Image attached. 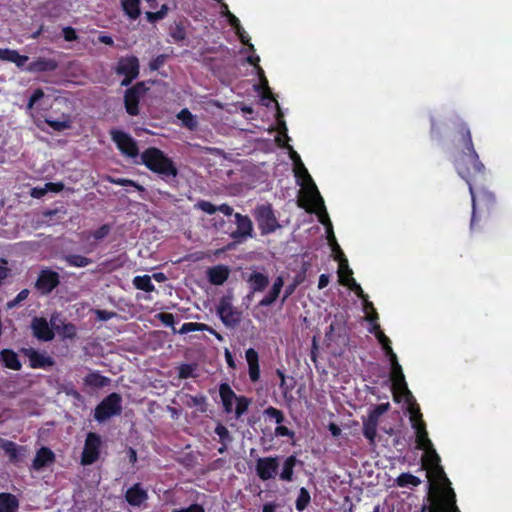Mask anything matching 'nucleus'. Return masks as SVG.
Here are the masks:
<instances>
[{
  "instance_id": "c85d7f7f",
  "label": "nucleus",
  "mask_w": 512,
  "mask_h": 512,
  "mask_svg": "<svg viewBox=\"0 0 512 512\" xmlns=\"http://www.w3.org/2000/svg\"><path fill=\"white\" fill-rule=\"evenodd\" d=\"M219 394L227 413L232 412L233 401L236 399V394L227 383H222L219 387Z\"/></svg>"
},
{
  "instance_id": "1a4fd4ad",
  "label": "nucleus",
  "mask_w": 512,
  "mask_h": 512,
  "mask_svg": "<svg viewBox=\"0 0 512 512\" xmlns=\"http://www.w3.org/2000/svg\"><path fill=\"white\" fill-rule=\"evenodd\" d=\"M111 136L122 154L131 158L139 155L137 143L130 135L120 130H113Z\"/></svg>"
},
{
  "instance_id": "37998d69",
  "label": "nucleus",
  "mask_w": 512,
  "mask_h": 512,
  "mask_svg": "<svg viewBox=\"0 0 512 512\" xmlns=\"http://www.w3.org/2000/svg\"><path fill=\"white\" fill-rule=\"evenodd\" d=\"M0 448H2L11 459L16 461L18 459V446L11 441L0 438Z\"/></svg>"
},
{
  "instance_id": "f704fd0d",
  "label": "nucleus",
  "mask_w": 512,
  "mask_h": 512,
  "mask_svg": "<svg viewBox=\"0 0 512 512\" xmlns=\"http://www.w3.org/2000/svg\"><path fill=\"white\" fill-rule=\"evenodd\" d=\"M297 463V459L295 456L291 455L286 458L283 464L282 472L280 473V479L284 481H292L293 479V470Z\"/></svg>"
},
{
  "instance_id": "a18cd8bd",
  "label": "nucleus",
  "mask_w": 512,
  "mask_h": 512,
  "mask_svg": "<svg viewBox=\"0 0 512 512\" xmlns=\"http://www.w3.org/2000/svg\"><path fill=\"white\" fill-rule=\"evenodd\" d=\"M310 502V494L305 488H301L296 500V509L303 511Z\"/></svg>"
},
{
  "instance_id": "e2e57ef3",
  "label": "nucleus",
  "mask_w": 512,
  "mask_h": 512,
  "mask_svg": "<svg viewBox=\"0 0 512 512\" xmlns=\"http://www.w3.org/2000/svg\"><path fill=\"white\" fill-rule=\"evenodd\" d=\"M62 32L66 41H73L77 38L75 30L71 27L63 28Z\"/></svg>"
},
{
  "instance_id": "6e6552de",
  "label": "nucleus",
  "mask_w": 512,
  "mask_h": 512,
  "mask_svg": "<svg viewBox=\"0 0 512 512\" xmlns=\"http://www.w3.org/2000/svg\"><path fill=\"white\" fill-rule=\"evenodd\" d=\"M254 215L262 234L272 233L280 227L271 205L264 204L256 207Z\"/></svg>"
},
{
  "instance_id": "6e6d98bb",
  "label": "nucleus",
  "mask_w": 512,
  "mask_h": 512,
  "mask_svg": "<svg viewBox=\"0 0 512 512\" xmlns=\"http://www.w3.org/2000/svg\"><path fill=\"white\" fill-rule=\"evenodd\" d=\"M29 290L28 289H23L21 290L18 295L12 300V301H9L7 303V308L8 309H11L15 306H17L19 303H21L22 301H24L25 299H27L28 295H29Z\"/></svg>"
},
{
  "instance_id": "c03bdc74",
  "label": "nucleus",
  "mask_w": 512,
  "mask_h": 512,
  "mask_svg": "<svg viewBox=\"0 0 512 512\" xmlns=\"http://www.w3.org/2000/svg\"><path fill=\"white\" fill-rule=\"evenodd\" d=\"M377 423H378L377 421L370 419L369 417H368V420L366 422H364V427H363L364 436L371 442H373L376 437Z\"/></svg>"
},
{
  "instance_id": "0eeeda50",
  "label": "nucleus",
  "mask_w": 512,
  "mask_h": 512,
  "mask_svg": "<svg viewBox=\"0 0 512 512\" xmlns=\"http://www.w3.org/2000/svg\"><path fill=\"white\" fill-rule=\"evenodd\" d=\"M332 252L335 260L338 262V283L348 290L352 289V270L349 268L348 259L337 243L332 245Z\"/></svg>"
},
{
  "instance_id": "58836bf2",
  "label": "nucleus",
  "mask_w": 512,
  "mask_h": 512,
  "mask_svg": "<svg viewBox=\"0 0 512 512\" xmlns=\"http://www.w3.org/2000/svg\"><path fill=\"white\" fill-rule=\"evenodd\" d=\"M397 485L400 487H408L413 486L417 487L421 484V480L410 474V473H402L396 479Z\"/></svg>"
},
{
  "instance_id": "0e129e2a",
  "label": "nucleus",
  "mask_w": 512,
  "mask_h": 512,
  "mask_svg": "<svg viewBox=\"0 0 512 512\" xmlns=\"http://www.w3.org/2000/svg\"><path fill=\"white\" fill-rule=\"evenodd\" d=\"M165 62V56L159 55L153 61L150 62L149 66L151 70L159 69Z\"/></svg>"
},
{
  "instance_id": "09e8293b",
  "label": "nucleus",
  "mask_w": 512,
  "mask_h": 512,
  "mask_svg": "<svg viewBox=\"0 0 512 512\" xmlns=\"http://www.w3.org/2000/svg\"><path fill=\"white\" fill-rule=\"evenodd\" d=\"M196 365L192 364H183L179 367V378L187 379L190 377H195Z\"/></svg>"
},
{
  "instance_id": "20e7f679",
  "label": "nucleus",
  "mask_w": 512,
  "mask_h": 512,
  "mask_svg": "<svg viewBox=\"0 0 512 512\" xmlns=\"http://www.w3.org/2000/svg\"><path fill=\"white\" fill-rule=\"evenodd\" d=\"M141 159L149 170L159 174L166 181L174 179L178 174V170L172 160L157 148L145 150L141 155Z\"/></svg>"
},
{
  "instance_id": "4be33fe9",
  "label": "nucleus",
  "mask_w": 512,
  "mask_h": 512,
  "mask_svg": "<svg viewBox=\"0 0 512 512\" xmlns=\"http://www.w3.org/2000/svg\"><path fill=\"white\" fill-rule=\"evenodd\" d=\"M245 279L249 284L251 293L262 292L269 284L268 276L256 270H253L251 273L247 274Z\"/></svg>"
},
{
  "instance_id": "f3484780",
  "label": "nucleus",
  "mask_w": 512,
  "mask_h": 512,
  "mask_svg": "<svg viewBox=\"0 0 512 512\" xmlns=\"http://www.w3.org/2000/svg\"><path fill=\"white\" fill-rule=\"evenodd\" d=\"M354 295L362 299L363 312L365 314L364 320H366L369 325L379 321V315L374 307V304L368 299V295L364 293L360 284H358L354 280Z\"/></svg>"
},
{
  "instance_id": "052dcab7",
  "label": "nucleus",
  "mask_w": 512,
  "mask_h": 512,
  "mask_svg": "<svg viewBox=\"0 0 512 512\" xmlns=\"http://www.w3.org/2000/svg\"><path fill=\"white\" fill-rule=\"evenodd\" d=\"M172 512H205V510L199 504H192L187 508L174 509Z\"/></svg>"
},
{
  "instance_id": "a19ab883",
  "label": "nucleus",
  "mask_w": 512,
  "mask_h": 512,
  "mask_svg": "<svg viewBox=\"0 0 512 512\" xmlns=\"http://www.w3.org/2000/svg\"><path fill=\"white\" fill-rule=\"evenodd\" d=\"M109 381V378L98 373H90L85 377V383L94 387H104Z\"/></svg>"
},
{
  "instance_id": "2f4dec72",
  "label": "nucleus",
  "mask_w": 512,
  "mask_h": 512,
  "mask_svg": "<svg viewBox=\"0 0 512 512\" xmlns=\"http://www.w3.org/2000/svg\"><path fill=\"white\" fill-rule=\"evenodd\" d=\"M28 356L33 368H44L53 365L52 358L44 353L30 350Z\"/></svg>"
},
{
  "instance_id": "69168bd1",
  "label": "nucleus",
  "mask_w": 512,
  "mask_h": 512,
  "mask_svg": "<svg viewBox=\"0 0 512 512\" xmlns=\"http://www.w3.org/2000/svg\"><path fill=\"white\" fill-rule=\"evenodd\" d=\"M43 96L44 92L41 89L35 90L32 96L30 97L28 107L31 108L34 105V103L41 99Z\"/></svg>"
},
{
  "instance_id": "5fc2aeb1",
  "label": "nucleus",
  "mask_w": 512,
  "mask_h": 512,
  "mask_svg": "<svg viewBox=\"0 0 512 512\" xmlns=\"http://www.w3.org/2000/svg\"><path fill=\"white\" fill-rule=\"evenodd\" d=\"M264 413L267 416H269L270 418H273L276 421L277 424H280V423H282L284 421L283 413L280 410H278V409H276L274 407H268L264 411Z\"/></svg>"
},
{
  "instance_id": "79ce46f5",
  "label": "nucleus",
  "mask_w": 512,
  "mask_h": 512,
  "mask_svg": "<svg viewBox=\"0 0 512 512\" xmlns=\"http://www.w3.org/2000/svg\"><path fill=\"white\" fill-rule=\"evenodd\" d=\"M65 261L74 267H86L92 263L91 259L81 255H67Z\"/></svg>"
},
{
  "instance_id": "680f3d73",
  "label": "nucleus",
  "mask_w": 512,
  "mask_h": 512,
  "mask_svg": "<svg viewBox=\"0 0 512 512\" xmlns=\"http://www.w3.org/2000/svg\"><path fill=\"white\" fill-rule=\"evenodd\" d=\"M227 19H228L229 24L236 31H239V29H241V25H240L239 19L234 14H232L230 11H227Z\"/></svg>"
},
{
  "instance_id": "bb28decb",
  "label": "nucleus",
  "mask_w": 512,
  "mask_h": 512,
  "mask_svg": "<svg viewBox=\"0 0 512 512\" xmlns=\"http://www.w3.org/2000/svg\"><path fill=\"white\" fill-rule=\"evenodd\" d=\"M28 59V56L20 55L16 50L0 49V60L15 63L19 68L24 67Z\"/></svg>"
},
{
  "instance_id": "774afa93",
  "label": "nucleus",
  "mask_w": 512,
  "mask_h": 512,
  "mask_svg": "<svg viewBox=\"0 0 512 512\" xmlns=\"http://www.w3.org/2000/svg\"><path fill=\"white\" fill-rule=\"evenodd\" d=\"M217 211L223 213L226 216L233 214V208L228 204H221L220 206H217Z\"/></svg>"
},
{
  "instance_id": "c9c22d12",
  "label": "nucleus",
  "mask_w": 512,
  "mask_h": 512,
  "mask_svg": "<svg viewBox=\"0 0 512 512\" xmlns=\"http://www.w3.org/2000/svg\"><path fill=\"white\" fill-rule=\"evenodd\" d=\"M133 285L136 289L143 290L145 292H153L155 290V286L152 283L151 277L149 275L134 277Z\"/></svg>"
},
{
  "instance_id": "7ed1b4c3",
  "label": "nucleus",
  "mask_w": 512,
  "mask_h": 512,
  "mask_svg": "<svg viewBox=\"0 0 512 512\" xmlns=\"http://www.w3.org/2000/svg\"><path fill=\"white\" fill-rule=\"evenodd\" d=\"M288 148L292 152V155H291L292 159L296 163L299 162V164H297L298 171H299V174H301L303 177L304 192H306V194H307V199L310 202V205L312 206L313 210L318 214L320 221L324 225H327V224L330 225L328 214H327V212L325 210V206H324V200L321 197V195L317 189V186L315 185L313 179L309 175V173H308L307 169L305 168V166L303 165V163H301L299 155L295 151H293V149L291 147H288Z\"/></svg>"
},
{
  "instance_id": "b1692460",
  "label": "nucleus",
  "mask_w": 512,
  "mask_h": 512,
  "mask_svg": "<svg viewBox=\"0 0 512 512\" xmlns=\"http://www.w3.org/2000/svg\"><path fill=\"white\" fill-rule=\"evenodd\" d=\"M368 331L376 337L379 344L382 346L383 351L388 357L392 354H395L391 347V341L381 330L379 322L370 324Z\"/></svg>"
},
{
  "instance_id": "473e14b6",
  "label": "nucleus",
  "mask_w": 512,
  "mask_h": 512,
  "mask_svg": "<svg viewBox=\"0 0 512 512\" xmlns=\"http://www.w3.org/2000/svg\"><path fill=\"white\" fill-rule=\"evenodd\" d=\"M45 122L55 131L61 132L66 129H70L72 126V120L69 115H62L60 119H54L52 117H48L45 119Z\"/></svg>"
},
{
  "instance_id": "ddd939ff",
  "label": "nucleus",
  "mask_w": 512,
  "mask_h": 512,
  "mask_svg": "<svg viewBox=\"0 0 512 512\" xmlns=\"http://www.w3.org/2000/svg\"><path fill=\"white\" fill-rule=\"evenodd\" d=\"M100 444L101 440L98 435L95 433H89L87 435L82 453V464L90 465L98 459Z\"/></svg>"
},
{
  "instance_id": "f257e3e1",
  "label": "nucleus",
  "mask_w": 512,
  "mask_h": 512,
  "mask_svg": "<svg viewBox=\"0 0 512 512\" xmlns=\"http://www.w3.org/2000/svg\"><path fill=\"white\" fill-rule=\"evenodd\" d=\"M452 146L459 152L453 163L461 178H463L469 188L472 198V216L470 221V230L475 231L477 226V209L485 208L490 211L496 204L495 195L489 191H482L478 197L474 193L471 179L477 175H483L485 166L481 162L478 153L475 150L472 134L469 126L461 120L454 123Z\"/></svg>"
},
{
  "instance_id": "7c9ffc66",
  "label": "nucleus",
  "mask_w": 512,
  "mask_h": 512,
  "mask_svg": "<svg viewBox=\"0 0 512 512\" xmlns=\"http://www.w3.org/2000/svg\"><path fill=\"white\" fill-rule=\"evenodd\" d=\"M18 499L11 493H0V512H16Z\"/></svg>"
},
{
  "instance_id": "aec40b11",
  "label": "nucleus",
  "mask_w": 512,
  "mask_h": 512,
  "mask_svg": "<svg viewBox=\"0 0 512 512\" xmlns=\"http://www.w3.org/2000/svg\"><path fill=\"white\" fill-rule=\"evenodd\" d=\"M55 461V454L53 451L47 447H41L32 462V469L39 471L42 470L49 465H51Z\"/></svg>"
},
{
  "instance_id": "338daca9",
  "label": "nucleus",
  "mask_w": 512,
  "mask_h": 512,
  "mask_svg": "<svg viewBox=\"0 0 512 512\" xmlns=\"http://www.w3.org/2000/svg\"><path fill=\"white\" fill-rule=\"evenodd\" d=\"M275 434L277 436H289V437H292L293 436V432H291L287 427L285 426H278L276 429H275Z\"/></svg>"
},
{
  "instance_id": "ea45409f",
  "label": "nucleus",
  "mask_w": 512,
  "mask_h": 512,
  "mask_svg": "<svg viewBox=\"0 0 512 512\" xmlns=\"http://www.w3.org/2000/svg\"><path fill=\"white\" fill-rule=\"evenodd\" d=\"M193 331H209L213 332V329L203 323L188 322L184 323L177 333L186 334Z\"/></svg>"
},
{
  "instance_id": "8fccbe9b",
  "label": "nucleus",
  "mask_w": 512,
  "mask_h": 512,
  "mask_svg": "<svg viewBox=\"0 0 512 512\" xmlns=\"http://www.w3.org/2000/svg\"><path fill=\"white\" fill-rule=\"evenodd\" d=\"M280 291L274 288H271L269 294L265 296L260 302V306H270L272 305L276 299L279 297Z\"/></svg>"
},
{
  "instance_id": "f03ea898",
  "label": "nucleus",
  "mask_w": 512,
  "mask_h": 512,
  "mask_svg": "<svg viewBox=\"0 0 512 512\" xmlns=\"http://www.w3.org/2000/svg\"><path fill=\"white\" fill-rule=\"evenodd\" d=\"M411 420L414 421L413 427L416 430V444L417 448L427 452V457L423 459L424 467H432L435 477L445 484L450 485L443 468L440 466V457L433 448V444L428 437L426 425L421 419V413L417 410L416 414H412Z\"/></svg>"
},
{
  "instance_id": "a211bd4d",
  "label": "nucleus",
  "mask_w": 512,
  "mask_h": 512,
  "mask_svg": "<svg viewBox=\"0 0 512 512\" xmlns=\"http://www.w3.org/2000/svg\"><path fill=\"white\" fill-rule=\"evenodd\" d=\"M145 87L143 83H138L134 87L128 89L125 92L124 102L125 108L128 114L130 115H138V103L140 97L144 94Z\"/></svg>"
},
{
  "instance_id": "13d9d810",
  "label": "nucleus",
  "mask_w": 512,
  "mask_h": 512,
  "mask_svg": "<svg viewBox=\"0 0 512 512\" xmlns=\"http://www.w3.org/2000/svg\"><path fill=\"white\" fill-rule=\"evenodd\" d=\"M96 317L100 321H107L112 319L114 316H116V313L113 311H107V310H96L95 311Z\"/></svg>"
},
{
  "instance_id": "bf43d9fd",
  "label": "nucleus",
  "mask_w": 512,
  "mask_h": 512,
  "mask_svg": "<svg viewBox=\"0 0 512 512\" xmlns=\"http://www.w3.org/2000/svg\"><path fill=\"white\" fill-rule=\"evenodd\" d=\"M110 232V227L108 225H102L100 228H98L94 233L93 237L96 240H101L105 238Z\"/></svg>"
},
{
  "instance_id": "c756f323",
  "label": "nucleus",
  "mask_w": 512,
  "mask_h": 512,
  "mask_svg": "<svg viewBox=\"0 0 512 512\" xmlns=\"http://www.w3.org/2000/svg\"><path fill=\"white\" fill-rule=\"evenodd\" d=\"M0 361L4 366L12 370H20L22 365L18 359V355L10 349H3L0 352Z\"/></svg>"
},
{
  "instance_id": "423d86ee",
  "label": "nucleus",
  "mask_w": 512,
  "mask_h": 512,
  "mask_svg": "<svg viewBox=\"0 0 512 512\" xmlns=\"http://www.w3.org/2000/svg\"><path fill=\"white\" fill-rule=\"evenodd\" d=\"M217 314L226 327L235 328L242 319V313L232 305L231 298L222 297L217 306Z\"/></svg>"
},
{
  "instance_id": "5701e85b",
  "label": "nucleus",
  "mask_w": 512,
  "mask_h": 512,
  "mask_svg": "<svg viewBox=\"0 0 512 512\" xmlns=\"http://www.w3.org/2000/svg\"><path fill=\"white\" fill-rule=\"evenodd\" d=\"M125 498L130 505L140 506L147 500L148 494L141 484L136 483L127 490Z\"/></svg>"
},
{
  "instance_id": "603ef678",
  "label": "nucleus",
  "mask_w": 512,
  "mask_h": 512,
  "mask_svg": "<svg viewBox=\"0 0 512 512\" xmlns=\"http://www.w3.org/2000/svg\"><path fill=\"white\" fill-rule=\"evenodd\" d=\"M195 208L202 210L203 212H206L207 214H214L217 212V206L213 205L212 203L201 200L195 204Z\"/></svg>"
},
{
  "instance_id": "49530a36",
  "label": "nucleus",
  "mask_w": 512,
  "mask_h": 512,
  "mask_svg": "<svg viewBox=\"0 0 512 512\" xmlns=\"http://www.w3.org/2000/svg\"><path fill=\"white\" fill-rule=\"evenodd\" d=\"M390 408V404L387 403H381L378 405H375L369 412L368 417L370 419H373L378 422L379 417L384 414L388 409Z\"/></svg>"
},
{
  "instance_id": "de8ad7c7",
  "label": "nucleus",
  "mask_w": 512,
  "mask_h": 512,
  "mask_svg": "<svg viewBox=\"0 0 512 512\" xmlns=\"http://www.w3.org/2000/svg\"><path fill=\"white\" fill-rule=\"evenodd\" d=\"M235 400L237 402V405L235 408V414H236V417L239 418L242 414H244L247 411L250 401L246 397H243V396H240V397L236 396Z\"/></svg>"
},
{
  "instance_id": "a878e982",
  "label": "nucleus",
  "mask_w": 512,
  "mask_h": 512,
  "mask_svg": "<svg viewBox=\"0 0 512 512\" xmlns=\"http://www.w3.org/2000/svg\"><path fill=\"white\" fill-rule=\"evenodd\" d=\"M57 68V63L53 59L37 58L32 61L26 68L28 72H45L53 71Z\"/></svg>"
},
{
  "instance_id": "2eb2a0df",
  "label": "nucleus",
  "mask_w": 512,
  "mask_h": 512,
  "mask_svg": "<svg viewBox=\"0 0 512 512\" xmlns=\"http://www.w3.org/2000/svg\"><path fill=\"white\" fill-rule=\"evenodd\" d=\"M279 462L277 457L259 458L256 461V472L263 481L272 479L278 472Z\"/></svg>"
},
{
  "instance_id": "4d7b16f0",
  "label": "nucleus",
  "mask_w": 512,
  "mask_h": 512,
  "mask_svg": "<svg viewBox=\"0 0 512 512\" xmlns=\"http://www.w3.org/2000/svg\"><path fill=\"white\" fill-rule=\"evenodd\" d=\"M111 182L112 183H115V184H118V185H122V186H131V187H134L140 191L143 190V187L138 185L136 182L132 181V180H129V179H124V178H118V179H111Z\"/></svg>"
},
{
  "instance_id": "412c9836",
  "label": "nucleus",
  "mask_w": 512,
  "mask_h": 512,
  "mask_svg": "<svg viewBox=\"0 0 512 512\" xmlns=\"http://www.w3.org/2000/svg\"><path fill=\"white\" fill-rule=\"evenodd\" d=\"M50 323L54 331H56L61 337L67 339H74L77 334L76 326L72 323H64L57 315H53L50 319Z\"/></svg>"
},
{
  "instance_id": "72a5a7b5",
  "label": "nucleus",
  "mask_w": 512,
  "mask_h": 512,
  "mask_svg": "<svg viewBox=\"0 0 512 512\" xmlns=\"http://www.w3.org/2000/svg\"><path fill=\"white\" fill-rule=\"evenodd\" d=\"M139 4L140 0H121V6L125 14L133 20L140 15Z\"/></svg>"
},
{
  "instance_id": "f8f14e48",
  "label": "nucleus",
  "mask_w": 512,
  "mask_h": 512,
  "mask_svg": "<svg viewBox=\"0 0 512 512\" xmlns=\"http://www.w3.org/2000/svg\"><path fill=\"white\" fill-rule=\"evenodd\" d=\"M117 72L125 75L121 85L127 86L139 74V62L134 56L120 59L118 63Z\"/></svg>"
},
{
  "instance_id": "6ab92c4d",
  "label": "nucleus",
  "mask_w": 512,
  "mask_h": 512,
  "mask_svg": "<svg viewBox=\"0 0 512 512\" xmlns=\"http://www.w3.org/2000/svg\"><path fill=\"white\" fill-rule=\"evenodd\" d=\"M45 318L35 317L31 322V329L33 331V335L42 341H51L54 338V329L52 326L50 327Z\"/></svg>"
},
{
  "instance_id": "4c0bfd02",
  "label": "nucleus",
  "mask_w": 512,
  "mask_h": 512,
  "mask_svg": "<svg viewBox=\"0 0 512 512\" xmlns=\"http://www.w3.org/2000/svg\"><path fill=\"white\" fill-rule=\"evenodd\" d=\"M63 184L61 183H46L43 188H33L31 190V196L34 198H41L46 194L47 191L59 192L63 189Z\"/></svg>"
},
{
  "instance_id": "dca6fc26",
  "label": "nucleus",
  "mask_w": 512,
  "mask_h": 512,
  "mask_svg": "<svg viewBox=\"0 0 512 512\" xmlns=\"http://www.w3.org/2000/svg\"><path fill=\"white\" fill-rule=\"evenodd\" d=\"M59 283V274L57 272L50 269H43L39 274L35 286L42 294H48L56 288Z\"/></svg>"
},
{
  "instance_id": "e433bc0d",
  "label": "nucleus",
  "mask_w": 512,
  "mask_h": 512,
  "mask_svg": "<svg viewBox=\"0 0 512 512\" xmlns=\"http://www.w3.org/2000/svg\"><path fill=\"white\" fill-rule=\"evenodd\" d=\"M177 118L181 120L182 124L189 130H195L197 128L196 117L188 109H182L178 113Z\"/></svg>"
},
{
  "instance_id": "39448f33",
  "label": "nucleus",
  "mask_w": 512,
  "mask_h": 512,
  "mask_svg": "<svg viewBox=\"0 0 512 512\" xmlns=\"http://www.w3.org/2000/svg\"><path fill=\"white\" fill-rule=\"evenodd\" d=\"M121 401V396L117 393L108 395L95 408L94 418L98 422H104L113 416L119 415L122 411Z\"/></svg>"
},
{
  "instance_id": "393cba45",
  "label": "nucleus",
  "mask_w": 512,
  "mask_h": 512,
  "mask_svg": "<svg viewBox=\"0 0 512 512\" xmlns=\"http://www.w3.org/2000/svg\"><path fill=\"white\" fill-rule=\"evenodd\" d=\"M245 358L248 363L249 368V377L252 382H256L260 377V368H259V360L258 353L255 349L249 348L245 352Z\"/></svg>"
},
{
  "instance_id": "4468645a",
  "label": "nucleus",
  "mask_w": 512,
  "mask_h": 512,
  "mask_svg": "<svg viewBox=\"0 0 512 512\" xmlns=\"http://www.w3.org/2000/svg\"><path fill=\"white\" fill-rule=\"evenodd\" d=\"M389 360L391 362L390 379L392 382L393 390L395 392L398 391L409 393L402 367L398 363L397 355L392 354L391 356H389Z\"/></svg>"
},
{
  "instance_id": "9b49d317",
  "label": "nucleus",
  "mask_w": 512,
  "mask_h": 512,
  "mask_svg": "<svg viewBox=\"0 0 512 512\" xmlns=\"http://www.w3.org/2000/svg\"><path fill=\"white\" fill-rule=\"evenodd\" d=\"M428 512H459L453 489L449 487L440 499L434 500L428 507Z\"/></svg>"
},
{
  "instance_id": "cd10ccee",
  "label": "nucleus",
  "mask_w": 512,
  "mask_h": 512,
  "mask_svg": "<svg viewBox=\"0 0 512 512\" xmlns=\"http://www.w3.org/2000/svg\"><path fill=\"white\" fill-rule=\"evenodd\" d=\"M229 273L228 267L218 265L208 270V278L212 284L222 285L228 279Z\"/></svg>"
},
{
  "instance_id": "3c124183",
  "label": "nucleus",
  "mask_w": 512,
  "mask_h": 512,
  "mask_svg": "<svg viewBox=\"0 0 512 512\" xmlns=\"http://www.w3.org/2000/svg\"><path fill=\"white\" fill-rule=\"evenodd\" d=\"M168 11L167 5H162L161 9L157 12H147L146 17L150 22L163 19Z\"/></svg>"
},
{
  "instance_id": "864d4df0",
  "label": "nucleus",
  "mask_w": 512,
  "mask_h": 512,
  "mask_svg": "<svg viewBox=\"0 0 512 512\" xmlns=\"http://www.w3.org/2000/svg\"><path fill=\"white\" fill-rule=\"evenodd\" d=\"M156 317L165 325L168 327H171L173 329V332L176 333V329L174 327V316L171 313H159L156 315Z\"/></svg>"
},
{
  "instance_id": "9d476101",
  "label": "nucleus",
  "mask_w": 512,
  "mask_h": 512,
  "mask_svg": "<svg viewBox=\"0 0 512 512\" xmlns=\"http://www.w3.org/2000/svg\"><path fill=\"white\" fill-rule=\"evenodd\" d=\"M234 217L237 228L230 234L231 238L236 240L238 243L245 241L248 238H252L254 229L251 219L240 213H235Z\"/></svg>"
}]
</instances>
